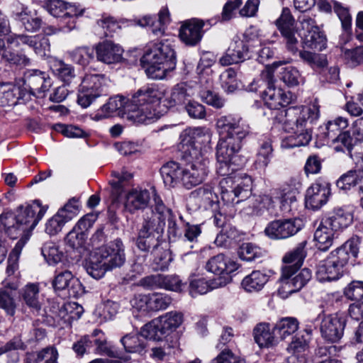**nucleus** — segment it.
Segmentation results:
<instances>
[{
    "mask_svg": "<svg viewBox=\"0 0 363 363\" xmlns=\"http://www.w3.org/2000/svg\"><path fill=\"white\" fill-rule=\"evenodd\" d=\"M45 212L46 208L41 206L39 201H35L26 206L18 207L16 215V225L9 228V234H11L15 230L20 233L33 230Z\"/></svg>",
    "mask_w": 363,
    "mask_h": 363,
    "instance_id": "ddd939ff",
    "label": "nucleus"
},
{
    "mask_svg": "<svg viewBox=\"0 0 363 363\" xmlns=\"http://www.w3.org/2000/svg\"><path fill=\"white\" fill-rule=\"evenodd\" d=\"M86 238L87 235L86 233L72 228V230L67 233L65 238V242L69 247L74 250H82L84 249L85 246Z\"/></svg>",
    "mask_w": 363,
    "mask_h": 363,
    "instance_id": "4d7b16f0",
    "label": "nucleus"
},
{
    "mask_svg": "<svg viewBox=\"0 0 363 363\" xmlns=\"http://www.w3.org/2000/svg\"><path fill=\"white\" fill-rule=\"evenodd\" d=\"M303 30H306L308 33L304 35L302 39L303 48L322 51L326 48L327 38L323 32L315 25V21L309 16H303L300 20Z\"/></svg>",
    "mask_w": 363,
    "mask_h": 363,
    "instance_id": "a211bd4d",
    "label": "nucleus"
},
{
    "mask_svg": "<svg viewBox=\"0 0 363 363\" xmlns=\"http://www.w3.org/2000/svg\"><path fill=\"white\" fill-rule=\"evenodd\" d=\"M293 98L291 92L269 85L264 91V100L268 108L277 110L274 113V121L282 124L286 132L294 134L291 138L295 141L291 146H304L308 145L312 138V125L319 118V109L313 105L293 106L286 110H279L280 108L288 106Z\"/></svg>",
    "mask_w": 363,
    "mask_h": 363,
    "instance_id": "f257e3e1",
    "label": "nucleus"
},
{
    "mask_svg": "<svg viewBox=\"0 0 363 363\" xmlns=\"http://www.w3.org/2000/svg\"><path fill=\"white\" fill-rule=\"evenodd\" d=\"M302 227L303 223L299 218L279 219L270 222L264 233L271 239L283 240L296 235Z\"/></svg>",
    "mask_w": 363,
    "mask_h": 363,
    "instance_id": "dca6fc26",
    "label": "nucleus"
},
{
    "mask_svg": "<svg viewBox=\"0 0 363 363\" xmlns=\"http://www.w3.org/2000/svg\"><path fill=\"white\" fill-rule=\"evenodd\" d=\"M279 77L286 86L293 87L303 82V77L297 68L288 66L281 68Z\"/></svg>",
    "mask_w": 363,
    "mask_h": 363,
    "instance_id": "c03bdc74",
    "label": "nucleus"
},
{
    "mask_svg": "<svg viewBox=\"0 0 363 363\" xmlns=\"http://www.w3.org/2000/svg\"><path fill=\"white\" fill-rule=\"evenodd\" d=\"M42 255L49 264H55L61 261L63 253L53 242L45 243L41 249Z\"/></svg>",
    "mask_w": 363,
    "mask_h": 363,
    "instance_id": "6e6d98bb",
    "label": "nucleus"
},
{
    "mask_svg": "<svg viewBox=\"0 0 363 363\" xmlns=\"http://www.w3.org/2000/svg\"><path fill=\"white\" fill-rule=\"evenodd\" d=\"M259 203L272 215L287 216L297 210L296 197L293 192L274 189L259 196Z\"/></svg>",
    "mask_w": 363,
    "mask_h": 363,
    "instance_id": "1a4fd4ad",
    "label": "nucleus"
},
{
    "mask_svg": "<svg viewBox=\"0 0 363 363\" xmlns=\"http://www.w3.org/2000/svg\"><path fill=\"white\" fill-rule=\"evenodd\" d=\"M6 43L9 45H12L16 47H19L21 45H27L28 47L33 48L35 52H41L40 50L37 48L38 36L36 35L12 33L6 38Z\"/></svg>",
    "mask_w": 363,
    "mask_h": 363,
    "instance_id": "de8ad7c7",
    "label": "nucleus"
},
{
    "mask_svg": "<svg viewBox=\"0 0 363 363\" xmlns=\"http://www.w3.org/2000/svg\"><path fill=\"white\" fill-rule=\"evenodd\" d=\"M308 242L303 240L291 251L286 252L282 258L284 265L282 267H291L299 269L307 255Z\"/></svg>",
    "mask_w": 363,
    "mask_h": 363,
    "instance_id": "2f4dec72",
    "label": "nucleus"
},
{
    "mask_svg": "<svg viewBox=\"0 0 363 363\" xmlns=\"http://www.w3.org/2000/svg\"><path fill=\"white\" fill-rule=\"evenodd\" d=\"M165 222L162 215L153 213L145 219L139 230L136 240V245L144 252L157 250L160 246V238L164 231Z\"/></svg>",
    "mask_w": 363,
    "mask_h": 363,
    "instance_id": "9d476101",
    "label": "nucleus"
},
{
    "mask_svg": "<svg viewBox=\"0 0 363 363\" xmlns=\"http://www.w3.org/2000/svg\"><path fill=\"white\" fill-rule=\"evenodd\" d=\"M90 338L92 340V344L94 343L96 345V353L107 355L113 358H121V352L115 349L113 347L108 345L106 339L101 330H94L91 336H90Z\"/></svg>",
    "mask_w": 363,
    "mask_h": 363,
    "instance_id": "58836bf2",
    "label": "nucleus"
},
{
    "mask_svg": "<svg viewBox=\"0 0 363 363\" xmlns=\"http://www.w3.org/2000/svg\"><path fill=\"white\" fill-rule=\"evenodd\" d=\"M342 56L348 66L357 67L363 63V45H359L352 49H342Z\"/></svg>",
    "mask_w": 363,
    "mask_h": 363,
    "instance_id": "5fc2aeb1",
    "label": "nucleus"
},
{
    "mask_svg": "<svg viewBox=\"0 0 363 363\" xmlns=\"http://www.w3.org/2000/svg\"><path fill=\"white\" fill-rule=\"evenodd\" d=\"M154 253V264L156 270H164L167 269L172 258L168 250L159 249L152 252Z\"/></svg>",
    "mask_w": 363,
    "mask_h": 363,
    "instance_id": "0e129e2a",
    "label": "nucleus"
},
{
    "mask_svg": "<svg viewBox=\"0 0 363 363\" xmlns=\"http://www.w3.org/2000/svg\"><path fill=\"white\" fill-rule=\"evenodd\" d=\"M345 296L350 300L363 299V281H353L345 287Z\"/></svg>",
    "mask_w": 363,
    "mask_h": 363,
    "instance_id": "338daca9",
    "label": "nucleus"
},
{
    "mask_svg": "<svg viewBox=\"0 0 363 363\" xmlns=\"http://www.w3.org/2000/svg\"><path fill=\"white\" fill-rule=\"evenodd\" d=\"M30 88L38 93H44L51 86L50 78L44 72L35 71L29 78Z\"/></svg>",
    "mask_w": 363,
    "mask_h": 363,
    "instance_id": "3c124183",
    "label": "nucleus"
},
{
    "mask_svg": "<svg viewBox=\"0 0 363 363\" xmlns=\"http://www.w3.org/2000/svg\"><path fill=\"white\" fill-rule=\"evenodd\" d=\"M67 221L59 213H56L45 224V232L50 235H57L60 232Z\"/></svg>",
    "mask_w": 363,
    "mask_h": 363,
    "instance_id": "69168bd1",
    "label": "nucleus"
},
{
    "mask_svg": "<svg viewBox=\"0 0 363 363\" xmlns=\"http://www.w3.org/2000/svg\"><path fill=\"white\" fill-rule=\"evenodd\" d=\"M363 181V169H352L343 174L336 182L337 186L347 191L357 186Z\"/></svg>",
    "mask_w": 363,
    "mask_h": 363,
    "instance_id": "a19ab883",
    "label": "nucleus"
},
{
    "mask_svg": "<svg viewBox=\"0 0 363 363\" xmlns=\"http://www.w3.org/2000/svg\"><path fill=\"white\" fill-rule=\"evenodd\" d=\"M80 205L79 199L73 197L70 199L65 206L57 211L67 222L77 216L79 212Z\"/></svg>",
    "mask_w": 363,
    "mask_h": 363,
    "instance_id": "13d9d810",
    "label": "nucleus"
},
{
    "mask_svg": "<svg viewBox=\"0 0 363 363\" xmlns=\"http://www.w3.org/2000/svg\"><path fill=\"white\" fill-rule=\"evenodd\" d=\"M150 295V311L157 312L166 310L172 302V297L164 293L153 292Z\"/></svg>",
    "mask_w": 363,
    "mask_h": 363,
    "instance_id": "8fccbe9b",
    "label": "nucleus"
},
{
    "mask_svg": "<svg viewBox=\"0 0 363 363\" xmlns=\"http://www.w3.org/2000/svg\"><path fill=\"white\" fill-rule=\"evenodd\" d=\"M144 338L147 339L142 335L141 332L140 334H128L121 339V342L125 352L129 353H141L146 347Z\"/></svg>",
    "mask_w": 363,
    "mask_h": 363,
    "instance_id": "ea45409f",
    "label": "nucleus"
},
{
    "mask_svg": "<svg viewBox=\"0 0 363 363\" xmlns=\"http://www.w3.org/2000/svg\"><path fill=\"white\" fill-rule=\"evenodd\" d=\"M335 232L328 221L322 220L313 235L317 247L323 251L328 250L333 243Z\"/></svg>",
    "mask_w": 363,
    "mask_h": 363,
    "instance_id": "7c9ffc66",
    "label": "nucleus"
},
{
    "mask_svg": "<svg viewBox=\"0 0 363 363\" xmlns=\"http://www.w3.org/2000/svg\"><path fill=\"white\" fill-rule=\"evenodd\" d=\"M158 20L150 15H145L140 18L135 19V23L141 26H149L155 35H162L164 32V25L169 22V12L167 8H162L158 13Z\"/></svg>",
    "mask_w": 363,
    "mask_h": 363,
    "instance_id": "bb28decb",
    "label": "nucleus"
},
{
    "mask_svg": "<svg viewBox=\"0 0 363 363\" xmlns=\"http://www.w3.org/2000/svg\"><path fill=\"white\" fill-rule=\"evenodd\" d=\"M13 16L27 32L35 33L41 28L42 19L35 13L29 10L27 6H23L20 11L13 13Z\"/></svg>",
    "mask_w": 363,
    "mask_h": 363,
    "instance_id": "c756f323",
    "label": "nucleus"
},
{
    "mask_svg": "<svg viewBox=\"0 0 363 363\" xmlns=\"http://www.w3.org/2000/svg\"><path fill=\"white\" fill-rule=\"evenodd\" d=\"M108 84V78L104 74H85L79 86L78 104L87 108L96 99L106 94Z\"/></svg>",
    "mask_w": 363,
    "mask_h": 363,
    "instance_id": "9b49d317",
    "label": "nucleus"
},
{
    "mask_svg": "<svg viewBox=\"0 0 363 363\" xmlns=\"http://www.w3.org/2000/svg\"><path fill=\"white\" fill-rule=\"evenodd\" d=\"M220 135L218 144L240 151L242 140L251 133V128L246 120L238 115L228 114L220 116L216 123Z\"/></svg>",
    "mask_w": 363,
    "mask_h": 363,
    "instance_id": "0eeeda50",
    "label": "nucleus"
},
{
    "mask_svg": "<svg viewBox=\"0 0 363 363\" xmlns=\"http://www.w3.org/2000/svg\"><path fill=\"white\" fill-rule=\"evenodd\" d=\"M69 55L73 62L86 66L94 58V50L86 46L78 47L69 52Z\"/></svg>",
    "mask_w": 363,
    "mask_h": 363,
    "instance_id": "864d4df0",
    "label": "nucleus"
},
{
    "mask_svg": "<svg viewBox=\"0 0 363 363\" xmlns=\"http://www.w3.org/2000/svg\"><path fill=\"white\" fill-rule=\"evenodd\" d=\"M184 322V314L177 311L167 312L141 328L143 336L155 341H162L179 328Z\"/></svg>",
    "mask_w": 363,
    "mask_h": 363,
    "instance_id": "6e6552de",
    "label": "nucleus"
},
{
    "mask_svg": "<svg viewBox=\"0 0 363 363\" xmlns=\"http://www.w3.org/2000/svg\"><path fill=\"white\" fill-rule=\"evenodd\" d=\"M238 267L235 261L223 254H218L207 261L205 268L208 272L218 275V278L229 277L230 281L231 277L229 275L235 272Z\"/></svg>",
    "mask_w": 363,
    "mask_h": 363,
    "instance_id": "4be33fe9",
    "label": "nucleus"
},
{
    "mask_svg": "<svg viewBox=\"0 0 363 363\" xmlns=\"http://www.w3.org/2000/svg\"><path fill=\"white\" fill-rule=\"evenodd\" d=\"M276 26L283 38L286 50L293 55L296 54L298 51L299 28L289 8H283L280 16L276 21Z\"/></svg>",
    "mask_w": 363,
    "mask_h": 363,
    "instance_id": "4468645a",
    "label": "nucleus"
},
{
    "mask_svg": "<svg viewBox=\"0 0 363 363\" xmlns=\"http://www.w3.org/2000/svg\"><path fill=\"white\" fill-rule=\"evenodd\" d=\"M140 62L150 78L162 79L175 69L177 55L168 40L150 42L145 47Z\"/></svg>",
    "mask_w": 363,
    "mask_h": 363,
    "instance_id": "7ed1b4c3",
    "label": "nucleus"
},
{
    "mask_svg": "<svg viewBox=\"0 0 363 363\" xmlns=\"http://www.w3.org/2000/svg\"><path fill=\"white\" fill-rule=\"evenodd\" d=\"M352 215L342 208H335L333 213L325 220L337 231L347 228L352 222Z\"/></svg>",
    "mask_w": 363,
    "mask_h": 363,
    "instance_id": "79ce46f5",
    "label": "nucleus"
},
{
    "mask_svg": "<svg viewBox=\"0 0 363 363\" xmlns=\"http://www.w3.org/2000/svg\"><path fill=\"white\" fill-rule=\"evenodd\" d=\"M239 151L224 146H216V172L220 176H228L230 174V163L233 157Z\"/></svg>",
    "mask_w": 363,
    "mask_h": 363,
    "instance_id": "c9c22d12",
    "label": "nucleus"
},
{
    "mask_svg": "<svg viewBox=\"0 0 363 363\" xmlns=\"http://www.w3.org/2000/svg\"><path fill=\"white\" fill-rule=\"evenodd\" d=\"M345 325L346 319L344 315L338 313L325 315L320 325L321 337L325 341L337 342L343 336Z\"/></svg>",
    "mask_w": 363,
    "mask_h": 363,
    "instance_id": "f3484780",
    "label": "nucleus"
},
{
    "mask_svg": "<svg viewBox=\"0 0 363 363\" xmlns=\"http://www.w3.org/2000/svg\"><path fill=\"white\" fill-rule=\"evenodd\" d=\"M330 195V184L318 179L306 191V205L313 210L319 209L325 204Z\"/></svg>",
    "mask_w": 363,
    "mask_h": 363,
    "instance_id": "6ab92c4d",
    "label": "nucleus"
},
{
    "mask_svg": "<svg viewBox=\"0 0 363 363\" xmlns=\"http://www.w3.org/2000/svg\"><path fill=\"white\" fill-rule=\"evenodd\" d=\"M150 194L148 190L133 189L125 195V208L130 213L145 208L150 202Z\"/></svg>",
    "mask_w": 363,
    "mask_h": 363,
    "instance_id": "cd10ccee",
    "label": "nucleus"
},
{
    "mask_svg": "<svg viewBox=\"0 0 363 363\" xmlns=\"http://www.w3.org/2000/svg\"><path fill=\"white\" fill-rule=\"evenodd\" d=\"M21 297L30 308L38 311L40 304L38 300L39 287L37 284H28L21 291Z\"/></svg>",
    "mask_w": 363,
    "mask_h": 363,
    "instance_id": "37998d69",
    "label": "nucleus"
},
{
    "mask_svg": "<svg viewBox=\"0 0 363 363\" xmlns=\"http://www.w3.org/2000/svg\"><path fill=\"white\" fill-rule=\"evenodd\" d=\"M52 72L66 83L70 82L75 77L74 69L70 65L65 64L63 61L54 60L50 63Z\"/></svg>",
    "mask_w": 363,
    "mask_h": 363,
    "instance_id": "09e8293b",
    "label": "nucleus"
},
{
    "mask_svg": "<svg viewBox=\"0 0 363 363\" xmlns=\"http://www.w3.org/2000/svg\"><path fill=\"white\" fill-rule=\"evenodd\" d=\"M118 309L119 305L116 302L108 300L97 307L96 313L104 320H108L116 315Z\"/></svg>",
    "mask_w": 363,
    "mask_h": 363,
    "instance_id": "e2e57ef3",
    "label": "nucleus"
},
{
    "mask_svg": "<svg viewBox=\"0 0 363 363\" xmlns=\"http://www.w3.org/2000/svg\"><path fill=\"white\" fill-rule=\"evenodd\" d=\"M253 55L250 48L238 37H235L230 43L225 55L220 58V63L223 66L242 62L252 58Z\"/></svg>",
    "mask_w": 363,
    "mask_h": 363,
    "instance_id": "aec40b11",
    "label": "nucleus"
},
{
    "mask_svg": "<svg viewBox=\"0 0 363 363\" xmlns=\"http://www.w3.org/2000/svg\"><path fill=\"white\" fill-rule=\"evenodd\" d=\"M182 150L192 159L198 157L202 147H206L211 140V133L208 128L197 127L189 128L182 134Z\"/></svg>",
    "mask_w": 363,
    "mask_h": 363,
    "instance_id": "2eb2a0df",
    "label": "nucleus"
},
{
    "mask_svg": "<svg viewBox=\"0 0 363 363\" xmlns=\"http://www.w3.org/2000/svg\"><path fill=\"white\" fill-rule=\"evenodd\" d=\"M232 183L231 177L223 178L220 182L221 198L225 203L227 204L238 203L250 196L251 188L250 184H238L234 189H228L226 185Z\"/></svg>",
    "mask_w": 363,
    "mask_h": 363,
    "instance_id": "5701e85b",
    "label": "nucleus"
},
{
    "mask_svg": "<svg viewBox=\"0 0 363 363\" xmlns=\"http://www.w3.org/2000/svg\"><path fill=\"white\" fill-rule=\"evenodd\" d=\"M298 270L291 267H281L278 294L282 298H286L300 291L311 280L312 272L309 269Z\"/></svg>",
    "mask_w": 363,
    "mask_h": 363,
    "instance_id": "f8f14e48",
    "label": "nucleus"
},
{
    "mask_svg": "<svg viewBox=\"0 0 363 363\" xmlns=\"http://www.w3.org/2000/svg\"><path fill=\"white\" fill-rule=\"evenodd\" d=\"M204 25V21L199 19L186 21L179 30L181 40L187 45H196L202 38Z\"/></svg>",
    "mask_w": 363,
    "mask_h": 363,
    "instance_id": "b1692460",
    "label": "nucleus"
},
{
    "mask_svg": "<svg viewBox=\"0 0 363 363\" xmlns=\"http://www.w3.org/2000/svg\"><path fill=\"white\" fill-rule=\"evenodd\" d=\"M360 240L353 237L345 242L340 247L332 251L327 258L320 262L317 276L320 281L336 280L343 272L344 267L347 264L350 256L357 257Z\"/></svg>",
    "mask_w": 363,
    "mask_h": 363,
    "instance_id": "39448f33",
    "label": "nucleus"
},
{
    "mask_svg": "<svg viewBox=\"0 0 363 363\" xmlns=\"http://www.w3.org/2000/svg\"><path fill=\"white\" fill-rule=\"evenodd\" d=\"M272 146L269 139L264 141L261 145L257 153L256 160L255 162V168L260 170H264L268 166L272 157Z\"/></svg>",
    "mask_w": 363,
    "mask_h": 363,
    "instance_id": "a18cd8bd",
    "label": "nucleus"
},
{
    "mask_svg": "<svg viewBox=\"0 0 363 363\" xmlns=\"http://www.w3.org/2000/svg\"><path fill=\"white\" fill-rule=\"evenodd\" d=\"M52 286L55 291H67L73 298H78L84 292L80 281L68 270L58 273L55 277Z\"/></svg>",
    "mask_w": 363,
    "mask_h": 363,
    "instance_id": "412c9836",
    "label": "nucleus"
},
{
    "mask_svg": "<svg viewBox=\"0 0 363 363\" xmlns=\"http://www.w3.org/2000/svg\"><path fill=\"white\" fill-rule=\"evenodd\" d=\"M239 257L241 259L251 262L262 256V250L252 243H243L239 249Z\"/></svg>",
    "mask_w": 363,
    "mask_h": 363,
    "instance_id": "bf43d9fd",
    "label": "nucleus"
},
{
    "mask_svg": "<svg viewBox=\"0 0 363 363\" xmlns=\"http://www.w3.org/2000/svg\"><path fill=\"white\" fill-rule=\"evenodd\" d=\"M230 282V278H214L207 280L205 278H194L189 284V294L192 297L206 294L208 292L225 286Z\"/></svg>",
    "mask_w": 363,
    "mask_h": 363,
    "instance_id": "393cba45",
    "label": "nucleus"
},
{
    "mask_svg": "<svg viewBox=\"0 0 363 363\" xmlns=\"http://www.w3.org/2000/svg\"><path fill=\"white\" fill-rule=\"evenodd\" d=\"M0 308L3 309L8 315L13 316L16 313V303L10 293L4 289H0Z\"/></svg>",
    "mask_w": 363,
    "mask_h": 363,
    "instance_id": "680f3d73",
    "label": "nucleus"
},
{
    "mask_svg": "<svg viewBox=\"0 0 363 363\" xmlns=\"http://www.w3.org/2000/svg\"><path fill=\"white\" fill-rule=\"evenodd\" d=\"M199 94L203 102L215 108H221L225 106V99L213 91L202 90Z\"/></svg>",
    "mask_w": 363,
    "mask_h": 363,
    "instance_id": "052dcab7",
    "label": "nucleus"
},
{
    "mask_svg": "<svg viewBox=\"0 0 363 363\" xmlns=\"http://www.w3.org/2000/svg\"><path fill=\"white\" fill-rule=\"evenodd\" d=\"M274 329L277 332L281 339L285 340L298 330V322L295 318H284L275 325Z\"/></svg>",
    "mask_w": 363,
    "mask_h": 363,
    "instance_id": "49530a36",
    "label": "nucleus"
},
{
    "mask_svg": "<svg viewBox=\"0 0 363 363\" xmlns=\"http://www.w3.org/2000/svg\"><path fill=\"white\" fill-rule=\"evenodd\" d=\"M95 50L97 60L105 64L120 62L123 52L120 45L108 40L99 43Z\"/></svg>",
    "mask_w": 363,
    "mask_h": 363,
    "instance_id": "a878e982",
    "label": "nucleus"
},
{
    "mask_svg": "<svg viewBox=\"0 0 363 363\" xmlns=\"http://www.w3.org/2000/svg\"><path fill=\"white\" fill-rule=\"evenodd\" d=\"M253 337L259 347H270L277 344L270 325L267 323H259L256 325L253 329Z\"/></svg>",
    "mask_w": 363,
    "mask_h": 363,
    "instance_id": "f704fd0d",
    "label": "nucleus"
},
{
    "mask_svg": "<svg viewBox=\"0 0 363 363\" xmlns=\"http://www.w3.org/2000/svg\"><path fill=\"white\" fill-rule=\"evenodd\" d=\"M189 199L199 208H203L205 210L212 207L217 201L216 195L211 189L205 187L199 188L192 191Z\"/></svg>",
    "mask_w": 363,
    "mask_h": 363,
    "instance_id": "4c0bfd02",
    "label": "nucleus"
},
{
    "mask_svg": "<svg viewBox=\"0 0 363 363\" xmlns=\"http://www.w3.org/2000/svg\"><path fill=\"white\" fill-rule=\"evenodd\" d=\"M336 138L328 143L333 146L335 152L350 153L357 145V138L353 135L350 128L340 133Z\"/></svg>",
    "mask_w": 363,
    "mask_h": 363,
    "instance_id": "e433bc0d",
    "label": "nucleus"
},
{
    "mask_svg": "<svg viewBox=\"0 0 363 363\" xmlns=\"http://www.w3.org/2000/svg\"><path fill=\"white\" fill-rule=\"evenodd\" d=\"M195 159L184 167L175 162L163 165L160 172L164 184L172 187L181 184L187 189L201 184L208 174L209 161L206 158Z\"/></svg>",
    "mask_w": 363,
    "mask_h": 363,
    "instance_id": "20e7f679",
    "label": "nucleus"
},
{
    "mask_svg": "<svg viewBox=\"0 0 363 363\" xmlns=\"http://www.w3.org/2000/svg\"><path fill=\"white\" fill-rule=\"evenodd\" d=\"M268 280L269 276L266 273L254 270L243 278L241 286L247 292H258L264 288Z\"/></svg>",
    "mask_w": 363,
    "mask_h": 363,
    "instance_id": "72a5a7b5",
    "label": "nucleus"
},
{
    "mask_svg": "<svg viewBox=\"0 0 363 363\" xmlns=\"http://www.w3.org/2000/svg\"><path fill=\"white\" fill-rule=\"evenodd\" d=\"M162 94L154 84H148L140 88L128 103L121 96H116L108 99L96 113V120L113 116L114 113L124 110L123 117L137 124L151 123L160 117L157 108L160 104Z\"/></svg>",
    "mask_w": 363,
    "mask_h": 363,
    "instance_id": "f03ea898",
    "label": "nucleus"
},
{
    "mask_svg": "<svg viewBox=\"0 0 363 363\" xmlns=\"http://www.w3.org/2000/svg\"><path fill=\"white\" fill-rule=\"evenodd\" d=\"M125 262L123 242L116 239L96 249L86 266L87 273L96 279L102 278L107 271L121 267Z\"/></svg>",
    "mask_w": 363,
    "mask_h": 363,
    "instance_id": "423d86ee",
    "label": "nucleus"
},
{
    "mask_svg": "<svg viewBox=\"0 0 363 363\" xmlns=\"http://www.w3.org/2000/svg\"><path fill=\"white\" fill-rule=\"evenodd\" d=\"M57 359L58 352L57 349L54 347H48L38 352L35 362L57 363Z\"/></svg>",
    "mask_w": 363,
    "mask_h": 363,
    "instance_id": "774afa93",
    "label": "nucleus"
},
{
    "mask_svg": "<svg viewBox=\"0 0 363 363\" xmlns=\"http://www.w3.org/2000/svg\"><path fill=\"white\" fill-rule=\"evenodd\" d=\"M195 91L191 86L186 83L175 85L171 90L170 95L166 99L167 106H185L194 95Z\"/></svg>",
    "mask_w": 363,
    "mask_h": 363,
    "instance_id": "c85d7f7f",
    "label": "nucleus"
},
{
    "mask_svg": "<svg viewBox=\"0 0 363 363\" xmlns=\"http://www.w3.org/2000/svg\"><path fill=\"white\" fill-rule=\"evenodd\" d=\"M82 15V11H79L76 6H70L65 14L60 19V26L59 30L63 32H69L76 28L77 17Z\"/></svg>",
    "mask_w": 363,
    "mask_h": 363,
    "instance_id": "603ef678",
    "label": "nucleus"
},
{
    "mask_svg": "<svg viewBox=\"0 0 363 363\" xmlns=\"http://www.w3.org/2000/svg\"><path fill=\"white\" fill-rule=\"evenodd\" d=\"M349 127L347 118L337 116L327 121L324 126L321 127L322 134L327 143L337 138L336 136L345 132Z\"/></svg>",
    "mask_w": 363,
    "mask_h": 363,
    "instance_id": "473e14b6",
    "label": "nucleus"
}]
</instances>
